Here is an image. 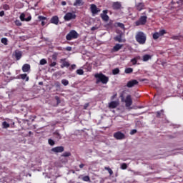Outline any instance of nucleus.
Returning <instances> with one entry per match:
<instances>
[{
	"label": "nucleus",
	"mask_w": 183,
	"mask_h": 183,
	"mask_svg": "<svg viewBox=\"0 0 183 183\" xmlns=\"http://www.w3.org/2000/svg\"><path fill=\"white\" fill-rule=\"evenodd\" d=\"M94 78H96V84H99L101 82L104 85H107L109 81V77L107 76L102 73H97L94 74Z\"/></svg>",
	"instance_id": "f257e3e1"
},
{
	"label": "nucleus",
	"mask_w": 183,
	"mask_h": 183,
	"mask_svg": "<svg viewBox=\"0 0 183 183\" xmlns=\"http://www.w3.org/2000/svg\"><path fill=\"white\" fill-rule=\"evenodd\" d=\"M136 41L140 45H144L145 42H147V35H145L144 32L139 31L136 34Z\"/></svg>",
	"instance_id": "f03ea898"
},
{
	"label": "nucleus",
	"mask_w": 183,
	"mask_h": 183,
	"mask_svg": "<svg viewBox=\"0 0 183 183\" xmlns=\"http://www.w3.org/2000/svg\"><path fill=\"white\" fill-rule=\"evenodd\" d=\"M142 15L141 16L137 21H135L136 26H139L141 25H145L147 24V20L148 19V16H147V12L142 13Z\"/></svg>",
	"instance_id": "7ed1b4c3"
},
{
	"label": "nucleus",
	"mask_w": 183,
	"mask_h": 183,
	"mask_svg": "<svg viewBox=\"0 0 183 183\" xmlns=\"http://www.w3.org/2000/svg\"><path fill=\"white\" fill-rule=\"evenodd\" d=\"M79 34L75 30H71L69 34L66 36V41H72V39H77L79 38Z\"/></svg>",
	"instance_id": "20e7f679"
},
{
	"label": "nucleus",
	"mask_w": 183,
	"mask_h": 183,
	"mask_svg": "<svg viewBox=\"0 0 183 183\" xmlns=\"http://www.w3.org/2000/svg\"><path fill=\"white\" fill-rule=\"evenodd\" d=\"M121 98L122 102H125V107L127 108H129V107L132 105V97L131 96V94L127 95L125 99H124L123 95H121Z\"/></svg>",
	"instance_id": "39448f33"
},
{
	"label": "nucleus",
	"mask_w": 183,
	"mask_h": 183,
	"mask_svg": "<svg viewBox=\"0 0 183 183\" xmlns=\"http://www.w3.org/2000/svg\"><path fill=\"white\" fill-rule=\"evenodd\" d=\"M90 11L92 15H98L101 12V9L97 6L95 4L90 5Z\"/></svg>",
	"instance_id": "423d86ee"
},
{
	"label": "nucleus",
	"mask_w": 183,
	"mask_h": 183,
	"mask_svg": "<svg viewBox=\"0 0 183 183\" xmlns=\"http://www.w3.org/2000/svg\"><path fill=\"white\" fill-rule=\"evenodd\" d=\"M76 18V15L71 12H68L64 16V21H71V19H75Z\"/></svg>",
	"instance_id": "0eeeda50"
},
{
	"label": "nucleus",
	"mask_w": 183,
	"mask_h": 183,
	"mask_svg": "<svg viewBox=\"0 0 183 183\" xmlns=\"http://www.w3.org/2000/svg\"><path fill=\"white\" fill-rule=\"evenodd\" d=\"M100 16L102 21H104V22H108V21H109V16H108V10H104L103 14H101Z\"/></svg>",
	"instance_id": "6e6552de"
},
{
	"label": "nucleus",
	"mask_w": 183,
	"mask_h": 183,
	"mask_svg": "<svg viewBox=\"0 0 183 183\" xmlns=\"http://www.w3.org/2000/svg\"><path fill=\"white\" fill-rule=\"evenodd\" d=\"M114 138L118 140L125 139V134L121 132H117L114 134Z\"/></svg>",
	"instance_id": "1a4fd4ad"
},
{
	"label": "nucleus",
	"mask_w": 183,
	"mask_h": 183,
	"mask_svg": "<svg viewBox=\"0 0 183 183\" xmlns=\"http://www.w3.org/2000/svg\"><path fill=\"white\" fill-rule=\"evenodd\" d=\"M112 6V9H114V11H119V9H122V4L119 1L113 2Z\"/></svg>",
	"instance_id": "9d476101"
},
{
	"label": "nucleus",
	"mask_w": 183,
	"mask_h": 183,
	"mask_svg": "<svg viewBox=\"0 0 183 183\" xmlns=\"http://www.w3.org/2000/svg\"><path fill=\"white\" fill-rule=\"evenodd\" d=\"M64 150H65V148H64V147L59 146V147H56L54 148H52L51 149V152H54L55 154H58V153L64 152Z\"/></svg>",
	"instance_id": "9b49d317"
},
{
	"label": "nucleus",
	"mask_w": 183,
	"mask_h": 183,
	"mask_svg": "<svg viewBox=\"0 0 183 183\" xmlns=\"http://www.w3.org/2000/svg\"><path fill=\"white\" fill-rule=\"evenodd\" d=\"M138 84H139V82H138L137 80L132 79L127 82V88H132L135 86V85H138Z\"/></svg>",
	"instance_id": "f8f14e48"
},
{
	"label": "nucleus",
	"mask_w": 183,
	"mask_h": 183,
	"mask_svg": "<svg viewBox=\"0 0 183 183\" xmlns=\"http://www.w3.org/2000/svg\"><path fill=\"white\" fill-rule=\"evenodd\" d=\"M51 24H54V25H58L59 24V18L58 16H54L50 19Z\"/></svg>",
	"instance_id": "ddd939ff"
},
{
	"label": "nucleus",
	"mask_w": 183,
	"mask_h": 183,
	"mask_svg": "<svg viewBox=\"0 0 183 183\" xmlns=\"http://www.w3.org/2000/svg\"><path fill=\"white\" fill-rule=\"evenodd\" d=\"M123 45L117 44L112 49V52H118L119 49H122Z\"/></svg>",
	"instance_id": "4468645a"
},
{
	"label": "nucleus",
	"mask_w": 183,
	"mask_h": 183,
	"mask_svg": "<svg viewBox=\"0 0 183 183\" xmlns=\"http://www.w3.org/2000/svg\"><path fill=\"white\" fill-rule=\"evenodd\" d=\"M61 62H62V64L61 65V68H68L69 66V62L66 61V59H61Z\"/></svg>",
	"instance_id": "2eb2a0df"
},
{
	"label": "nucleus",
	"mask_w": 183,
	"mask_h": 183,
	"mask_svg": "<svg viewBox=\"0 0 183 183\" xmlns=\"http://www.w3.org/2000/svg\"><path fill=\"white\" fill-rule=\"evenodd\" d=\"M119 105V103L117 101H113V102H111L109 104V108H112V109H115L117 108V107H118Z\"/></svg>",
	"instance_id": "dca6fc26"
},
{
	"label": "nucleus",
	"mask_w": 183,
	"mask_h": 183,
	"mask_svg": "<svg viewBox=\"0 0 183 183\" xmlns=\"http://www.w3.org/2000/svg\"><path fill=\"white\" fill-rule=\"evenodd\" d=\"M141 59V56H137L130 60V62H132V65H137L138 61Z\"/></svg>",
	"instance_id": "f3484780"
},
{
	"label": "nucleus",
	"mask_w": 183,
	"mask_h": 183,
	"mask_svg": "<svg viewBox=\"0 0 183 183\" xmlns=\"http://www.w3.org/2000/svg\"><path fill=\"white\" fill-rule=\"evenodd\" d=\"M136 8L139 11H142V9H144L145 8V4H144V3H138L136 5Z\"/></svg>",
	"instance_id": "a211bd4d"
},
{
	"label": "nucleus",
	"mask_w": 183,
	"mask_h": 183,
	"mask_svg": "<svg viewBox=\"0 0 183 183\" xmlns=\"http://www.w3.org/2000/svg\"><path fill=\"white\" fill-rule=\"evenodd\" d=\"M15 58L16 61H19L21 58H22V51H15Z\"/></svg>",
	"instance_id": "6ab92c4d"
},
{
	"label": "nucleus",
	"mask_w": 183,
	"mask_h": 183,
	"mask_svg": "<svg viewBox=\"0 0 183 183\" xmlns=\"http://www.w3.org/2000/svg\"><path fill=\"white\" fill-rule=\"evenodd\" d=\"M29 69H31V65H29V64H25L23 65L22 66L23 72H28Z\"/></svg>",
	"instance_id": "aec40b11"
},
{
	"label": "nucleus",
	"mask_w": 183,
	"mask_h": 183,
	"mask_svg": "<svg viewBox=\"0 0 183 183\" xmlns=\"http://www.w3.org/2000/svg\"><path fill=\"white\" fill-rule=\"evenodd\" d=\"M84 4V0H76V1L74 3V6H82Z\"/></svg>",
	"instance_id": "412c9836"
},
{
	"label": "nucleus",
	"mask_w": 183,
	"mask_h": 183,
	"mask_svg": "<svg viewBox=\"0 0 183 183\" xmlns=\"http://www.w3.org/2000/svg\"><path fill=\"white\" fill-rule=\"evenodd\" d=\"M161 117L162 122H164V124L169 122V121L167 119V117H165V114H164V110H161Z\"/></svg>",
	"instance_id": "4be33fe9"
},
{
	"label": "nucleus",
	"mask_w": 183,
	"mask_h": 183,
	"mask_svg": "<svg viewBox=\"0 0 183 183\" xmlns=\"http://www.w3.org/2000/svg\"><path fill=\"white\" fill-rule=\"evenodd\" d=\"M114 41H117V42H125V39H122V35L119 34L114 37Z\"/></svg>",
	"instance_id": "5701e85b"
},
{
	"label": "nucleus",
	"mask_w": 183,
	"mask_h": 183,
	"mask_svg": "<svg viewBox=\"0 0 183 183\" xmlns=\"http://www.w3.org/2000/svg\"><path fill=\"white\" fill-rule=\"evenodd\" d=\"M152 56L149 54H145L143 56V61L144 62H147V61H149V59H151Z\"/></svg>",
	"instance_id": "b1692460"
},
{
	"label": "nucleus",
	"mask_w": 183,
	"mask_h": 183,
	"mask_svg": "<svg viewBox=\"0 0 183 183\" xmlns=\"http://www.w3.org/2000/svg\"><path fill=\"white\" fill-rule=\"evenodd\" d=\"M125 74H132L134 72V69L131 67H128L124 70Z\"/></svg>",
	"instance_id": "393cba45"
},
{
	"label": "nucleus",
	"mask_w": 183,
	"mask_h": 183,
	"mask_svg": "<svg viewBox=\"0 0 183 183\" xmlns=\"http://www.w3.org/2000/svg\"><path fill=\"white\" fill-rule=\"evenodd\" d=\"M20 78H21V79H26V81H29V77H28L26 74H20Z\"/></svg>",
	"instance_id": "a878e982"
},
{
	"label": "nucleus",
	"mask_w": 183,
	"mask_h": 183,
	"mask_svg": "<svg viewBox=\"0 0 183 183\" xmlns=\"http://www.w3.org/2000/svg\"><path fill=\"white\" fill-rule=\"evenodd\" d=\"M54 135L55 138H56L57 139H61L62 138V137L58 132H54Z\"/></svg>",
	"instance_id": "bb28decb"
},
{
	"label": "nucleus",
	"mask_w": 183,
	"mask_h": 183,
	"mask_svg": "<svg viewBox=\"0 0 183 183\" xmlns=\"http://www.w3.org/2000/svg\"><path fill=\"white\" fill-rule=\"evenodd\" d=\"M104 169H106V171H108L109 175H112L114 174V172L112 171V169L108 167H105Z\"/></svg>",
	"instance_id": "cd10ccee"
},
{
	"label": "nucleus",
	"mask_w": 183,
	"mask_h": 183,
	"mask_svg": "<svg viewBox=\"0 0 183 183\" xmlns=\"http://www.w3.org/2000/svg\"><path fill=\"white\" fill-rule=\"evenodd\" d=\"M1 44H4V45H8V39L6 38H2L1 39Z\"/></svg>",
	"instance_id": "c85d7f7f"
},
{
	"label": "nucleus",
	"mask_w": 183,
	"mask_h": 183,
	"mask_svg": "<svg viewBox=\"0 0 183 183\" xmlns=\"http://www.w3.org/2000/svg\"><path fill=\"white\" fill-rule=\"evenodd\" d=\"M61 84L64 86H66L67 85H69V81L66 79H62L61 80Z\"/></svg>",
	"instance_id": "c756f323"
},
{
	"label": "nucleus",
	"mask_w": 183,
	"mask_h": 183,
	"mask_svg": "<svg viewBox=\"0 0 183 183\" xmlns=\"http://www.w3.org/2000/svg\"><path fill=\"white\" fill-rule=\"evenodd\" d=\"M82 180L84 181L85 182H89V181H91V179L89 178V176H84L82 178Z\"/></svg>",
	"instance_id": "7c9ffc66"
},
{
	"label": "nucleus",
	"mask_w": 183,
	"mask_h": 183,
	"mask_svg": "<svg viewBox=\"0 0 183 183\" xmlns=\"http://www.w3.org/2000/svg\"><path fill=\"white\" fill-rule=\"evenodd\" d=\"M113 75H118L119 74V69L118 68H116L112 70Z\"/></svg>",
	"instance_id": "2f4dec72"
},
{
	"label": "nucleus",
	"mask_w": 183,
	"mask_h": 183,
	"mask_svg": "<svg viewBox=\"0 0 183 183\" xmlns=\"http://www.w3.org/2000/svg\"><path fill=\"white\" fill-rule=\"evenodd\" d=\"M121 169H127L128 168V165L127 163H122L120 166Z\"/></svg>",
	"instance_id": "473e14b6"
},
{
	"label": "nucleus",
	"mask_w": 183,
	"mask_h": 183,
	"mask_svg": "<svg viewBox=\"0 0 183 183\" xmlns=\"http://www.w3.org/2000/svg\"><path fill=\"white\" fill-rule=\"evenodd\" d=\"M76 72L77 75H84V70L81 69H77Z\"/></svg>",
	"instance_id": "72a5a7b5"
},
{
	"label": "nucleus",
	"mask_w": 183,
	"mask_h": 183,
	"mask_svg": "<svg viewBox=\"0 0 183 183\" xmlns=\"http://www.w3.org/2000/svg\"><path fill=\"white\" fill-rule=\"evenodd\" d=\"M2 125H3V128H5V129L9 128V127H10L9 124L6 122H4L2 123Z\"/></svg>",
	"instance_id": "f704fd0d"
},
{
	"label": "nucleus",
	"mask_w": 183,
	"mask_h": 183,
	"mask_svg": "<svg viewBox=\"0 0 183 183\" xmlns=\"http://www.w3.org/2000/svg\"><path fill=\"white\" fill-rule=\"evenodd\" d=\"M48 142L51 147H54V145H55V142L52 139H49Z\"/></svg>",
	"instance_id": "c9c22d12"
},
{
	"label": "nucleus",
	"mask_w": 183,
	"mask_h": 183,
	"mask_svg": "<svg viewBox=\"0 0 183 183\" xmlns=\"http://www.w3.org/2000/svg\"><path fill=\"white\" fill-rule=\"evenodd\" d=\"M159 38V33L156 32L153 34V39H158Z\"/></svg>",
	"instance_id": "e433bc0d"
},
{
	"label": "nucleus",
	"mask_w": 183,
	"mask_h": 183,
	"mask_svg": "<svg viewBox=\"0 0 183 183\" xmlns=\"http://www.w3.org/2000/svg\"><path fill=\"white\" fill-rule=\"evenodd\" d=\"M20 20L24 22L25 21V14L22 13L19 16Z\"/></svg>",
	"instance_id": "4c0bfd02"
},
{
	"label": "nucleus",
	"mask_w": 183,
	"mask_h": 183,
	"mask_svg": "<svg viewBox=\"0 0 183 183\" xmlns=\"http://www.w3.org/2000/svg\"><path fill=\"white\" fill-rule=\"evenodd\" d=\"M117 26H119V28H121V29H125V25H124V24L122 23H117Z\"/></svg>",
	"instance_id": "58836bf2"
},
{
	"label": "nucleus",
	"mask_w": 183,
	"mask_h": 183,
	"mask_svg": "<svg viewBox=\"0 0 183 183\" xmlns=\"http://www.w3.org/2000/svg\"><path fill=\"white\" fill-rule=\"evenodd\" d=\"M46 59H42L40 60V65H46Z\"/></svg>",
	"instance_id": "ea45409f"
},
{
	"label": "nucleus",
	"mask_w": 183,
	"mask_h": 183,
	"mask_svg": "<svg viewBox=\"0 0 183 183\" xmlns=\"http://www.w3.org/2000/svg\"><path fill=\"white\" fill-rule=\"evenodd\" d=\"M9 9H10V7H9V5H8V4H4L3 6V9H4L5 11H8V10H9Z\"/></svg>",
	"instance_id": "a19ab883"
},
{
	"label": "nucleus",
	"mask_w": 183,
	"mask_h": 183,
	"mask_svg": "<svg viewBox=\"0 0 183 183\" xmlns=\"http://www.w3.org/2000/svg\"><path fill=\"white\" fill-rule=\"evenodd\" d=\"M54 86H56V88H61V83L59 81H56L54 83Z\"/></svg>",
	"instance_id": "79ce46f5"
},
{
	"label": "nucleus",
	"mask_w": 183,
	"mask_h": 183,
	"mask_svg": "<svg viewBox=\"0 0 183 183\" xmlns=\"http://www.w3.org/2000/svg\"><path fill=\"white\" fill-rule=\"evenodd\" d=\"M39 21H46V17L44 16H39Z\"/></svg>",
	"instance_id": "37998d69"
},
{
	"label": "nucleus",
	"mask_w": 183,
	"mask_h": 183,
	"mask_svg": "<svg viewBox=\"0 0 183 183\" xmlns=\"http://www.w3.org/2000/svg\"><path fill=\"white\" fill-rule=\"evenodd\" d=\"M76 69V64H72L71 66V67H69V71H72L74 69Z\"/></svg>",
	"instance_id": "c03bdc74"
},
{
	"label": "nucleus",
	"mask_w": 183,
	"mask_h": 183,
	"mask_svg": "<svg viewBox=\"0 0 183 183\" xmlns=\"http://www.w3.org/2000/svg\"><path fill=\"white\" fill-rule=\"evenodd\" d=\"M63 157H71V152H64L62 155Z\"/></svg>",
	"instance_id": "a18cd8bd"
},
{
	"label": "nucleus",
	"mask_w": 183,
	"mask_h": 183,
	"mask_svg": "<svg viewBox=\"0 0 183 183\" xmlns=\"http://www.w3.org/2000/svg\"><path fill=\"white\" fill-rule=\"evenodd\" d=\"M31 19H32V16H29L27 18L24 19V21H26V22H29V21H31Z\"/></svg>",
	"instance_id": "49530a36"
},
{
	"label": "nucleus",
	"mask_w": 183,
	"mask_h": 183,
	"mask_svg": "<svg viewBox=\"0 0 183 183\" xmlns=\"http://www.w3.org/2000/svg\"><path fill=\"white\" fill-rule=\"evenodd\" d=\"M56 65V61H53L50 64L49 66H51V68H52V66H55Z\"/></svg>",
	"instance_id": "de8ad7c7"
},
{
	"label": "nucleus",
	"mask_w": 183,
	"mask_h": 183,
	"mask_svg": "<svg viewBox=\"0 0 183 183\" xmlns=\"http://www.w3.org/2000/svg\"><path fill=\"white\" fill-rule=\"evenodd\" d=\"M134 134H137V129H132L130 132V135H134Z\"/></svg>",
	"instance_id": "09e8293b"
},
{
	"label": "nucleus",
	"mask_w": 183,
	"mask_h": 183,
	"mask_svg": "<svg viewBox=\"0 0 183 183\" xmlns=\"http://www.w3.org/2000/svg\"><path fill=\"white\" fill-rule=\"evenodd\" d=\"M164 34H167V31L164 29L161 30V36H162Z\"/></svg>",
	"instance_id": "8fccbe9b"
},
{
	"label": "nucleus",
	"mask_w": 183,
	"mask_h": 183,
	"mask_svg": "<svg viewBox=\"0 0 183 183\" xmlns=\"http://www.w3.org/2000/svg\"><path fill=\"white\" fill-rule=\"evenodd\" d=\"M88 107H89V103L85 104L84 106V109H86L88 108Z\"/></svg>",
	"instance_id": "3c124183"
},
{
	"label": "nucleus",
	"mask_w": 183,
	"mask_h": 183,
	"mask_svg": "<svg viewBox=\"0 0 183 183\" xmlns=\"http://www.w3.org/2000/svg\"><path fill=\"white\" fill-rule=\"evenodd\" d=\"M66 51H72V47H71V46H67V47L66 48Z\"/></svg>",
	"instance_id": "603ef678"
},
{
	"label": "nucleus",
	"mask_w": 183,
	"mask_h": 183,
	"mask_svg": "<svg viewBox=\"0 0 183 183\" xmlns=\"http://www.w3.org/2000/svg\"><path fill=\"white\" fill-rule=\"evenodd\" d=\"M16 24H17L18 26H21V25H22V24L19 22V21H16Z\"/></svg>",
	"instance_id": "864d4df0"
},
{
	"label": "nucleus",
	"mask_w": 183,
	"mask_h": 183,
	"mask_svg": "<svg viewBox=\"0 0 183 183\" xmlns=\"http://www.w3.org/2000/svg\"><path fill=\"white\" fill-rule=\"evenodd\" d=\"M4 15H5V11H0V16H4Z\"/></svg>",
	"instance_id": "5fc2aeb1"
},
{
	"label": "nucleus",
	"mask_w": 183,
	"mask_h": 183,
	"mask_svg": "<svg viewBox=\"0 0 183 183\" xmlns=\"http://www.w3.org/2000/svg\"><path fill=\"white\" fill-rule=\"evenodd\" d=\"M79 168L81 169H82V168H84V167H85V164H79Z\"/></svg>",
	"instance_id": "6e6d98bb"
},
{
	"label": "nucleus",
	"mask_w": 183,
	"mask_h": 183,
	"mask_svg": "<svg viewBox=\"0 0 183 183\" xmlns=\"http://www.w3.org/2000/svg\"><path fill=\"white\" fill-rule=\"evenodd\" d=\"M46 23L45 22V21H41V26H45V24H46Z\"/></svg>",
	"instance_id": "4d7b16f0"
},
{
	"label": "nucleus",
	"mask_w": 183,
	"mask_h": 183,
	"mask_svg": "<svg viewBox=\"0 0 183 183\" xmlns=\"http://www.w3.org/2000/svg\"><path fill=\"white\" fill-rule=\"evenodd\" d=\"M61 5H64V6L66 5V1H62Z\"/></svg>",
	"instance_id": "13d9d810"
},
{
	"label": "nucleus",
	"mask_w": 183,
	"mask_h": 183,
	"mask_svg": "<svg viewBox=\"0 0 183 183\" xmlns=\"http://www.w3.org/2000/svg\"><path fill=\"white\" fill-rule=\"evenodd\" d=\"M97 29V28H95V26L92 27V31H95Z\"/></svg>",
	"instance_id": "bf43d9fd"
},
{
	"label": "nucleus",
	"mask_w": 183,
	"mask_h": 183,
	"mask_svg": "<svg viewBox=\"0 0 183 183\" xmlns=\"http://www.w3.org/2000/svg\"><path fill=\"white\" fill-rule=\"evenodd\" d=\"M39 85H44V82L42 81L39 82Z\"/></svg>",
	"instance_id": "052dcab7"
},
{
	"label": "nucleus",
	"mask_w": 183,
	"mask_h": 183,
	"mask_svg": "<svg viewBox=\"0 0 183 183\" xmlns=\"http://www.w3.org/2000/svg\"><path fill=\"white\" fill-rule=\"evenodd\" d=\"M53 59H56V56H53Z\"/></svg>",
	"instance_id": "680f3d73"
},
{
	"label": "nucleus",
	"mask_w": 183,
	"mask_h": 183,
	"mask_svg": "<svg viewBox=\"0 0 183 183\" xmlns=\"http://www.w3.org/2000/svg\"><path fill=\"white\" fill-rule=\"evenodd\" d=\"M159 114H160L159 112H158L157 117H159Z\"/></svg>",
	"instance_id": "e2e57ef3"
},
{
	"label": "nucleus",
	"mask_w": 183,
	"mask_h": 183,
	"mask_svg": "<svg viewBox=\"0 0 183 183\" xmlns=\"http://www.w3.org/2000/svg\"><path fill=\"white\" fill-rule=\"evenodd\" d=\"M141 81H142V82H144V81H146V79H142Z\"/></svg>",
	"instance_id": "0e129e2a"
},
{
	"label": "nucleus",
	"mask_w": 183,
	"mask_h": 183,
	"mask_svg": "<svg viewBox=\"0 0 183 183\" xmlns=\"http://www.w3.org/2000/svg\"><path fill=\"white\" fill-rule=\"evenodd\" d=\"M76 171H79V169H77Z\"/></svg>",
	"instance_id": "69168bd1"
}]
</instances>
